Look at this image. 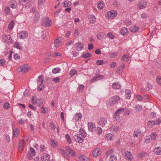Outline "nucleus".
Here are the masks:
<instances>
[{"mask_svg":"<svg viewBox=\"0 0 161 161\" xmlns=\"http://www.w3.org/2000/svg\"><path fill=\"white\" fill-rule=\"evenodd\" d=\"M96 64L97 65H102L105 64V62L103 60H97Z\"/></svg>","mask_w":161,"mask_h":161,"instance_id":"52","label":"nucleus"},{"mask_svg":"<svg viewBox=\"0 0 161 161\" xmlns=\"http://www.w3.org/2000/svg\"><path fill=\"white\" fill-rule=\"evenodd\" d=\"M104 6V3L103 2H100L99 3H98L97 7L98 8L100 9H103Z\"/></svg>","mask_w":161,"mask_h":161,"instance_id":"42","label":"nucleus"},{"mask_svg":"<svg viewBox=\"0 0 161 161\" xmlns=\"http://www.w3.org/2000/svg\"><path fill=\"white\" fill-rule=\"evenodd\" d=\"M107 14L110 17L111 16H115L117 15V13L116 11L113 10L112 11H110L108 12Z\"/></svg>","mask_w":161,"mask_h":161,"instance_id":"28","label":"nucleus"},{"mask_svg":"<svg viewBox=\"0 0 161 161\" xmlns=\"http://www.w3.org/2000/svg\"><path fill=\"white\" fill-rule=\"evenodd\" d=\"M114 152V151L113 149H110L108 150L105 153V155L106 156H107V157L110 155H112L113 153Z\"/></svg>","mask_w":161,"mask_h":161,"instance_id":"38","label":"nucleus"},{"mask_svg":"<svg viewBox=\"0 0 161 161\" xmlns=\"http://www.w3.org/2000/svg\"><path fill=\"white\" fill-rule=\"evenodd\" d=\"M60 71V69L58 68H53L52 70V72L54 74L59 73Z\"/></svg>","mask_w":161,"mask_h":161,"instance_id":"47","label":"nucleus"},{"mask_svg":"<svg viewBox=\"0 0 161 161\" xmlns=\"http://www.w3.org/2000/svg\"><path fill=\"white\" fill-rule=\"evenodd\" d=\"M135 108V109H136V110L138 111L140 110H141L142 109V106L139 105H136Z\"/></svg>","mask_w":161,"mask_h":161,"instance_id":"56","label":"nucleus"},{"mask_svg":"<svg viewBox=\"0 0 161 161\" xmlns=\"http://www.w3.org/2000/svg\"><path fill=\"white\" fill-rule=\"evenodd\" d=\"M88 18L90 23L93 24L96 21V18L93 15H90L88 16Z\"/></svg>","mask_w":161,"mask_h":161,"instance_id":"20","label":"nucleus"},{"mask_svg":"<svg viewBox=\"0 0 161 161\" xmlns=\"http://www.w3.org/2000/svg\"><path fill=\"white\" fill-rule=\"evenodd\" d=\"M14 20H12L10 23L9 24L8 28L9 30H12L13 28L14 25Z\"/></svg>","mask_w":161,"mask_h":161,"instance_id":"39","label":"nucleus"},{"mask_svg":"<svg viewBox=\"0 0 161 161\" xmlns=\"http://www.w3.org/2000/svg\"><path fill=\"white\" fill-rule=\"evenodd\" d=\"M88 49L89 50H92L93 48V45L91 43L88 45Z\"/></svg>","mask_w":161,"mask_h":161,"instance_id":"62","label":"nucleus"},{"mask_svg":"<svg viewBox=\"0 0 161 161\" xmlns=\"http://www.w3.org/2000/svg\"><path fill=\"white\" fill-rule=\"evenodd\" d=\"M139 27L137 26H131L130 29V31L133 32H137L139 31Z\"/></svg>","mask_w":161,"mask_h":161,"instance_id":"22","label":"nucleus"},{"mask_svg":"<svg viewBox=\"0 0 161 161\" xmlns=\"http://www.w3.org/2000/svg\"><path fill=\"white\" fill-rule=\"evenodd\" d=\"M50 144L53 147H56L58 146L57 142L53 139L50 140Z\"/></svg>","mask_w":161,"mask_h":161,"instance_id":"25","label":"nucleus"},{"mask_svg":"<svg viewBox=\"0 0 161 161\" xmlns=\"http://www.w3.org/2000/svg\"><path fill=\"white\" fill-rule=\"evenodd\" d=\"M62 38L61 37H60L54 41V46L56 48H58L60 46L62 43Z\"/></svg>","mask_w":161,"mask_h":161,"instance_id":"9","label":"nucleus"},{"mask_svg":"<svg viewBox=\"0 0 161 161\" xmlns=\"http://www.w3.org/2000/svg\"><path fill=\"white\" fill-rule=\"evenodd\" d=\"M82 117V115L81 113H78L76 114L74 116L73 120L75 121H77L80 119Z\"/></svg>","mask_w":161,"mask_h":161,"instance_id":"19","label":"nucleus"},{"mask_svg":"<svg viewBox=\"0 0 161 161\" xmlns=\"http://www.w3.org/2000/svg\"><path fill=\"white\" fill-rule=\"evenodd\" d=\"M105 36L103 32L99 33L97 35V38L100 40H102L104 38Z\"/></svg>","mask_w":161,"mask_h":161,"instance_id":"33","label":"nucleus"},{"mask_svg":"<svg viewBox=\"0 0 161 161\" xmlns=\"http://www.w3.org/2000/svg\"><path fill=\"white\" fill-rule=\"evenodd\" d=\"M92 55V54L90 53H83L81 57L82 58H88L91 56Z\"/></svg>","mask_w":161,"mask_h":161,"instance_id":"34","label":"nucleus"},{"mask_svg":"<svg viewBox=\"0 0 161 161\" xmlns=\"http://www.w3.org/2000/svg\"><path fill=\"white\" fill-rule=\"evenodd\" d=\"M13 136L15 137H17L19 135L18 133L19 131L18 130L17 128L16 129H15L13 130Z\"/></svg>","mask_w":161,"mask_h":161,"instance_id":"35","label":"nucleus"},{"mask_svg":"<svg viewBox=\"0 0 161 161\" xmlns=\"http://www.w3.org/2000/svg\"><path fill=\"white\" fill-rule=\"evenodd\" d=\"M50 158V156L48 154L44 153L42 156L41 160L42 161H49Z\"/></svg>","mask_w":161,"mask_h":161,"instance_id":"13","label":"nucleus"},{"mask_svg":"<svg viewBox=\"0 0 161 161\" xmlns=\"http://www.w3.org/2000/svg\"><path fill=\"white\" fill-rule=\"evenodd\" d=\"M84 44L81 42L76 43L75 44V48L78 50H81L84 47Z\"/></svg>","mask_w":161,"mask_h":161,"instance_id":"14","label":"nucleus"},{"mask_svg":"<svg viewBox=\"0 0 161 161\" xmlns=\"http://www.w3.org/2000/svg\"><path fill=\"white\" fill-rule=\"evenodd\" d=\"M3 38L5 41L7 42V43L8 44L12 43L13 42V41L12 40L10 36L9 35H3Z\"/></svg>","mask_w":161,"mask_h":161,"instance_id":"10","label":"nucleus"},{"mask_svg":"<svg viewBox=\"0 0 161 161\" xmlns=\"http://www.w3.org/2000/svg\"><path fill=\"white\" fill-rule=\"evenodd\" d=\"M154 153L155 154L159 155L161 153V147H158L155 148L154 150Z\"/></svg>","mask_w":161,"mask_h":161,"instance_id":"30","label":"nucleus"},{"mask_svg":"<svg viewBox=\"0 0 161 161\" xmlns=\"http://www.w3.org/2000/svg\"><path fill=\"white\" fill-rule=\"evenodd\" d=\"M10 5L11 6V8H16V5L15 4V3H14V2H10L9 3Z\"/></svg>","mask_w":161,"mask_h":161,"instance_id":"57","label":"nucleus"},{"mask_svg":"<svg viewBox=\"0 0 161 161\" xmlns=\"http://www.w3.org/2000/svg\"><path fill=\"white\" fill-rule=\"evenodd\" d=\"M87 126L89 131L93 132L96 130L97 128L93 123L89 122L87 124Z\"/></svg>","mask_w":161,"mask_h":161,"instance_id":"6","label":"nucleus"},{"mask_svg":"<svg viewBox=\"0 0 161 161\" xmlns=\"http://www.w3.org/2000/svg\"><path fill=\"white\" fill-rule=\"evenodd\" d=\"M125 158L128 160H130L132 158V155L130 152L126 151L125 153Z\"/></svg>","mask_w":161,"mask_h":161,"instance_id":"16","label":"nucleus"},{"mask_svg":"<svg viewBox=\"0 0 161 161\" xmlns=\"http://www.w3.org/2000/svg\"><path fill=\"white\" fill-rule=\"evenodd\" d=\"M160 119L159 118H158V119L156 121H154L153 120H150L148 122V126H150L151 127L155 125H158L160 124Z\"/></svg>","mask_w":161,"mask_h":161,"instance_id":"7","label":"nucleus"},{"mask_svg":"<svg viewBox=\"0 0 161 161\" xmlns=\"http://www.w3.org/2000/svg\"><path fill=\"white\" fill-rule=\"evenodd\" d=\"M45 0H39L38 1V8H41L42 6V4L45 3Z\"/></svg>","mask_w":161,"mask_h":161,"instance_id":"41","label":"nucleus"},{"mask_svg":"<svg viewBox=\"0 0 161 161\" xmlns=\"http://www.w3.org/2000/svg\"><path fill=\"white\" fill-rule=\"evenodd\" d=\"M136 98L137 99V100L140 101H142L143 100L142 97L140 95H136Z\"/></svg>","mask_w":161,"mask_h":161,"instance_id":"59","label":"nucleus"},{"mask_svg":"<svg viewBox=\"0 0 161 161\" xmlns=\"http://www.w3.org/2000/svg\"><path fill=\"white\" fill-rule=\"evenodd\" d=\"M128 30L127 28L125 27L122 28L120 30V33L121 35L125 36L126 35L128 32Z\"/></svg>","mask_w":161,"mask_h":161,"instance_id":"21","label":"nucleus"},{"mask_svg":"<svg viewBox=\"0 0 161 161\" xmlns=\"http://www.w3.org/2000/svg\"><path fill=\"white\" fill-rule=\"evenodd\" d=\"M52 24L51 20L48 18H44L42 19V24L44 27H50Z\"/></svg>","mask_w":161,"mask_h":161,"instance_id":"2","label":"nucleus"},{"mask_svg":"<svg viewBox=\"0 0 161 161\" xmlns=\"http://www.w3.org/2000/svg\"><path fill=\"white\" fill-rule=\"evenodd\" d=\"M96 131V132L99 135H101L103 131L102 129L100 127H97Z\"/></svg>","mask_w":161,"mask_h":161,"instance_id":"44","label":"nucleus"},{"mask_svg":"<svg viewBox=\"0 0 161 161\" xmlns=\"http://www.w3.org/2000/svg\"><path fill=\"white\" fill-rule=\"evenodd\" d=\"M43 77L42 75H40L38 78V81L39 82L42 83L43 81Z\"/></svg>","mask_w":161,"mask_h":161,"instance_id":"51","label":"nucleus"},{"mask_svg":"<svg viewBox=\"0 0 161 161\" xmlns=\"http://www.w3.org/2000/svg\"><path fill=\"white\" fill-rule=\"evenodd\" d=\"M120 99V97L117 96L112 97L109 98L108 101V105L112 106L116 103Z\"/></svg>","mask_w":161,"mask_h":161,"instance_id":"1","label":"nucleus"},{"mask_svg":"<svg viewBox=\"0 0 161 161\" xmlns=\"http://www.w3.org/2000/svg\"><path fill=\"white\" fill-rule=\"evenodd\" d=\"M77 73V71L74 69H72L70 72V75L71 76H72L75 75Z\"/></svg>","mask_w":161,"mask_h":161,"instance_id":"46","label":"nucleus"},{"mask_svg":"<svg viewBox=\"0 0 161 161\" xmlns=\"http://www.w3.org/2000/svg\"><path fill=\"white\" fill-rule=\"evenodd\" d=\"M112 87L114 89H120L121 86L119 82H115L112 85Z\"/></svg>","mask_w":161,"mask_h":161,"instance_id":"17","label":"nucleus"},{"mask_svg":"<svg viewBox=\"0 0 161 161\" xmlns=\"http://www.w3.org/2000/svg\"><path fill=\"white\" fill-rule=\"evenodd\" d=\"M129 57L127 55L124 54L122 56L121 59L125 62H127L129 58Z\"/></svg>","mask_w":161,"mask_h":161,"instance_id":"37","label":"nucleus"},{"mask_svg":"<svg viewBox=\"0 0 161 161\" xmlns=\"http://www.w3.org/2000/svg\"><path fill=\"white\" fill-rule=\"evenodd\" d=\"M107 119L105 118L102 117L99 119L98 123L101 125L104 126L107 123Z\"/></svg>","mask_w":161,"mask_h":161,"instance_id":"11","label":"nucleus"},{"mask_svg":"<svg viewBox=\"0 0 161 161\" xmlns=\"http://www.w3.org/2000/svg\"><path fill=\"white\" fill-rule=\"evenodd\" d=\"M68 153L71 156L75 157V152L72 149L69 150Z\"/></svg>","mask_w":161,"mask_h":161,"instance_id":"54","label":"nucleus"},{"mask_svg":"<svg viewBox=\"0 0 161 161\" xmlns=\"http://www.w3.org/2000/svg\"><path fill=\"white\" fill-rule=\"evenodd\" d=\"M30 68V67L28 65L24 64L18 68L17 69V71L19 72H22L23 73H25L27 72Z\"/></svg>","mask_w":161,"mask_h":161,"instance_id":"4","label":"nucleus"},{"mask_svg":"<svg viewBox=\"0 0 161 161\" xmlns=\"http://www.w3.org/2000/svg\"><path fill=\"white\" fill-rule=\"evenodd\" d=\"M117 158L115 155L113 154L110 155V157L109 158L110 161H117Z\"/></svg>","mask_w":161,"mask_h":161,"instance_id":"40","label":"nucleus"},{"mask_svg":"<svg viewBox=\"0 0 161 161\" xmlns=\"http://www.w3.org/2000/svg\"><path fill=\"white\" fill-rule=\"evenodd\" d=\"M125 110L124 108H121L118 109L115 113L114 118L116 120H119L120 114Z\"/></svg>","mask_w":161,"mask_h":161,"instance_id":"5","label":"nucleus"},{"mask_svg":"<svg viewBox=\"0 0 161 161\" xmlns=\"http://www.w3.org/2000/svg\"><path fill=\"white\" fill-rule=\"evenodd\" d=\"M61 11L60 9H58L57 10L55 11L54 13V15L55 16H57L58 15L59 13Z\"/></svg>","mask_w":161,"mask_h":161,"instance_id":"64","label":"nucleus"},{"mask_svg":"<svg viewBox=\"0 0 161 161\" xmlns=\"http://www.w3.org/2000/svg\"><path fill=\"white\" fill-rule=\"evenodd\" d=\"M60 79L58 77L53 78V81L55 82H58L60 81Z\"/></svg>","mask_w":161,"mask_h":161,"instance_id":"58","label":"nucleus"},{"mask_svg":"<svg viewBox=\"0 0 161 161\" xmlns=\"http://www.w3.org/2000/svg\"><path fill=\"white\" fill-rule=\"evenodd\" d=\"M125 92L126 98L127 99H130L131 94L130 91L128 89H127L125 91Z\"/></svg>","mask_w":161,"mask_h":161,"instance_id":"26","label":"nucleus"},{"mask_svg":"<svg viewBox=\"0 0 161 161\" xmlns=\"http://www.w3.org/2000/svg\"><path fill=\"white\" fill-rule=\"evenodd\" d=\"M157 136V134L155 132L152 133L150 135L151 139L153 140H155Z\"/></svg>","mask_w":161,"mask_h":161,"instance_id":"45","label":"nucleus"},{"mask_svg":"<svg viewBox=\"0 0 161 161\" xmlns=\"http://www.w3.org/2000/svg\"><path fill=\"white\" fill-rule=\"evenodd\" d=\"M107 36L109 38L113 39L115 38V36L110 32L108 33Z\"/></svg>","mask_w":161,"mask_h":161,"instance_id":"49","label":"nucleus"},{"mask_svg":"<svg viewBox=\"0 0 161 161\" xmlns=\"http://www.w3.org/2000/svg\"><path fill=\"white\" fill-rule=\"evenodd\" d=\"M141 134V132L139 129L136 130L133 133V136L137 137L138 135H140Z\"/></svg>","mask_w":161,"mask_h":161,"instance_id":"29","label":"nucleus"},{"mask_svg":"<svg viewBox=\"0 0 161 161\" xmlns=\"http://www.w3.org/2000/svg\"><path fill=\"white\" fill-rule=\"evenodd\" d=\"M79 159L80 161H91L90 158L83 155H80Z\"/></svg>","mask_w":161,"mask_h":161,"instance_id":"18","label":"nucleus"},{"mask_svg":"<svg viewBox=\"0 0 161 161\" xmlns=\"http://www.w3.org/2000/svg\"><path fill=\"white\" fill-rule=\"evenodd\" d=\"M141 16L142 18L145 19H147V15L146 13L142 14H141Z\"/></svg>","mask_w":161,"mask_h":161,"instance_id":"61","label":"nucleus"},{"mask_svg":"<svg viewBox=\"0 0 161 161\" xmlns=\"http://www.w3.org/2000/svg\"><path fill=\"white\" fill-rule=\"evenodd\" d=\"M13 56L14 57V59H15L16 60L19 59H20V57L19 55L17 53H14L13 55Z\"/></svg>","mask_w":161,"mask_h":161,"instance_id":"55","label":"nucleus"},{"mask_svg":"<svg viewBox=\"0 0 161 161\" xmlns=\"http://www.w3.org/2000/svg\"><path fill=\"white\" fill-rule=\"evenodd\" d=\"M31 103L33 104H35L37 103L39 107L42 104L43 100L41 98H37L36 97H32Z\"/></svg>","mask_w":161,"mask_h":161,"instance_id":"3","label":"nucleus"},{"mask_svg":"<svg viewBox=\"0 0 161 161\" xmlns=\"http://www.w3.org/2000/svg\"><path fill=\"white\" fill-rule=\"evenodd\" d=\"M63 7H64L66 8L70 6L72 3L69 1H65L62 3Z\"/></svg>","mask_w":161,"mask_h":161,"instance_id":"24","label":"nucleus"},{"mask_svg":"<svg viewBox=\"0 0 161 161\" xmlns=\"http://www.w3.org/2000/svg\"><path fill=\"white\" fill-rule=\"evenodd\" d=\"M84 137H81L80 134H77L74 136V139L77 142L82 143L84 141Z\"/></svg>","mask_w":161,"mask_h":161,"instance_id":"8","label":"nucleus"},{"mask_svg":"<svg viewBox=\"0 0 161 161\" xmlns=\"http://www.w3.org/2000/svg\"><path fill=\"white\" fill-rule=\"evenodd\" d=\"M3 107L4 109H8L10 107V104L8 102L5 103L3 104Z\"/></svg>","mask_w":161,"mask_h":161,"instance_id":"43","label":"nucleus"},{"mask_svg":"<svg viewBox=\"0 0 161 161\" xmlns=\"http://www.w3.org/2000/svg\"><path fill=\"white\" fill-rule=\"evenodd\" d=\"M14 47L16 48L17 49L21 50L22 49V46H21L20 44L18 42H16L14 43Z\"/></svg>","mask_w":161,"mask_h":161,"instance_id":"31","label":"nucleus"},{"mask_svg":"<svg viewBox=\"0 0 161 161\" xmlns=\"http://www.w3.org/2000/svg\"><path fill=\"white\" fill-rule=\"evenodd\" d=\"M139 8L140 9H142L145 8L146 6V3L143 2H142L139 3Z\"/></svg>","mask_w":161,"mask_h":161,"instance_id":"36","label":"nucleus"},{"mask_svg":"<svg viewBox=\"0 0 161 161\" xmlns=\"http://www.w3.org/2000/svg\"><path fill=\"white\" fill-rule=\"evenodd\" d=\"M99 149L98 148H97L95 149L92 153L93 156L95 157H97L100 154L99 153Z\"/></svg>","mask_w":161,"mask_h":161,"instance_id":"27","label":"nucleus"},{"mask_svg":"<svg viewBox=\"0 0 161 161\" xmlns=\"http://www.w3.org/2000/svg\"><path fill=\"white\" fill-rule=\"evenodd\" d=\"M27 36V33L26 31H22L20 32L19 33V37L22 39H24Z\"/></svg>","mask_w":161,"mask_h":161,"instance_id":"15","label":"nucleus"},{"mask_svg":"<svg viewBox=\"0 0 161 161\" xmlns=\"http://www.w3.org/2000/svg\"><path fill=\"white\" fill-rule=\"evenodd\" d=\"M80 134H80V135L83 137H85L87 136V134L86 133L85 131L84 130L81 128L79 130Z\"/></svg>","mask_w":161,"mask_h":161,"instance_id":"23","label":"nucleus"},{"mask_svg":"<svg viewBox=\"0 0 161 161\" xmlns=\"http://www.w3.org/2000/svg\"><path fill=\"white\" fill-rule=\"evenodd\" d=\"M65 136L68 143L69 144L71 143V140L70 136L68 134H66Z\"/></svg>","mask_w":161,"mask_h":161,"instance_id":"48","label":"nucleus"},{"mask_svg":"<svg viewBox=\"0 0 161 161\" xmlns=\"http://www.w3.org/2000/svg\"><path fill=\"white\" fill-rule=\"evenodd\" d=\"M103 76L100 75H97L95 77H93L92 79L90 81L91 83H92L93 82L97 81L100 79H103Z\"/></svg>","mask_w":161,"mask_h":161,"instance_id":"12","label":"nucleus"},{"mask_svg":"<svg viewBox=\"0 0 161 161\" xmlns=\"http://www.w3.org/2000/svg\"><path fill=\"white\" fill-rule=\"evenodd\" d=\"M106 137L108 140H112L114 137V135L112 134H108L106 135Z\"/></svg>","mask_w":161,"mask_h":161,"instance_id":"50","label":"nucleus"},{"mask_svg":"<svg viewBox=\"0 0 161 161\" xmlns=\"http://www.w3.org/2000/svg\"><path fill=\"white\" fill-rule=\"evenodd\" d=\"M30 151L29 152V153L30 154V153H31V155L34 156L36 154V152L34 149L32 147H31L30 148Z\"/></svg>","mask_w":161,"mask_h":161,"instance_id":"53","label":"nucleus"},{"mask_svg":"<svg viewBox=\"0 0 161 161\" xmlns=\"http://www.w3.org/2000/svg\"><path fill=\"white\" fill-rule=\"evenodd\" d=\"M125 67V64H123L121 66H119L117 70V71L119 73V74L122 73L123 69Z\"/></svg>","mask_w":161,"mask_h":161,"instance_id":"32","label":"nucleus"},{"mask_svg":"<svg viewBox=\"0 0 161 161\" xmlns=\"http://www.w3.org/2000/svg\"><path fill=\"white\" fill-rule=\"evenodd\" d=\"M42 83H41V84H40L39 85L38 88L37 90L38 91H41L43 89V85H42Z\"/></svg>","mask_w":161,"mask_h":161,"instance_id":"60","label":"nucleus"},{"mask_svg":"<svg viewBox=\"0 0 161 161\" xmlns=\"http://www.w3.org/2000/svg\"><path fill=\"white\" fill-rule=\"evenodd\" d=\"M74 43V42L72 41V40H70L68 42H67V43H66V45L67 46H69L70 45H72Z\"/></svg>","mask_w":161,"mask_h":161,"instance_id":"63","label":"nucleus"}]
</instances>
